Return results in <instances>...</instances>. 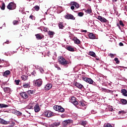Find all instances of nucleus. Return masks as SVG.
<instances>
[{
	"label": "nucleus",
	"mask_w": 127,
	"mask_h": 127,
	"mask_svg": "<svg viewBox=\"0 0 127 127\" xmlns=\"http://www.w3.org/2000/svg\"><path fill=\"white\" fill-rule=\"evenodd\" d=\"M114 92L113 91L110 90H107V93H111V94H113Z\"/></svg>",
	"instance_id": "nucleus-53"
},
{
	"label": "nucleus",
	"mask_w": 127,
	"mask_h": 127,
	"mask_svg": "<svg viewBox=\"0 0 127 127\" xmlns=\"http://www.w3.org/2000/svg\"><path fill=\"white\" fill-rule=\"evenodd\" d=\"M83 10H85V12L86 13H88L90 14V13H92V9L88 8L87 9H84Z\"/></svg>",
	"instance_id": "nucleus-22"
},
{
	"label": "nucleus",
	"mask_w": 127,
	"mask_h": 127,
	"mask_svg": "<svg viewBox=\"0 0 127 127\" xmlns=\"http://www.w3.org/2000/svg\"><path fill=\"white\" fill-rule=\"evenodd\" d=\"M16 113H17V114L18 115V116H21V113H20V112L17 111Z\"/></svg>",
	"instance_id": "nucleus-52"
},
{
	"label": "nucleus",
	"mask_w": 127,
	"mask_h": 127,
	"mask_svg": "<svg viewBox=\"0 0 127 127\" xmlns=\"http://www.w3.org/2000/svg\"><path fill=\"white\" fill-rule=\"evenodd\" d=\"M0 124H1V125H9V122L0 118Z\"/></svg>",
	"instance_id": "nucleus-14"
},
{
	"label": "nucleus",
	"mask_w": 127,
	"mask_h": 127,
	"mask_svg": "<svg viewBox=\"0 0 127 127\" xmlns=\"http://www.w3.org/2000/svg\"><path fill=\"white\" fill-rule=\"evenodd\" d=\"M96 60H97V61H100V59H99V58H96Z\"/></svg>",
	"instance_id": "nucleus-61"
},
{
	"label": "nucleus",
	"mask_w": 127,
	"mask_h": 127,
	"mask_svg": "<svg viewBox=\"0 0 127 127\" xmlns=\"http://www.w3.org/2000/svg\"><path fill=\"white\" fill-rule=\"evenodd\" d=\"M70 5H71L70 9L72 10H74L75 8H79L80 7V5L78 2L75 1H71L69 3Z\"/></svg>",
	"instance_id": "nucleus-2"
},
{
	"label": "nucleus",
	"mask_w": 127,
	"mask_h": 127,
	"mask_svg": "<svg viewBox=\"0 0 127 127\" xmlns=\"http://www.w3.org/2000/svg\"><path fill=\"white\" fill-rule=\"evenodd\" d=\"M114 61L116 62V64H120V61H119V59L118 58H116L114 59Z\"/></svg>",
	"instance_id": "nucleus-41"
},
{
	"label": "nucleus",
	"mask_w": 127,
	"mask_h": 127,
	"mask_svg": "<svg viewBox=\"0 0 127 127\" xmlns=\"http://www.w3.org/2000/svg\"><path fill=\"white\" fill-rule=\"evenodd\" d=\"M20 95L24 100H27V99H28V95L26 92H22Z\"/></svg>",
	"instance_id": "nucleus-12"
},
{
	"label": "nucleus",
	"mask_w": 127,
	"mask_h": 127,
	"mask_svg": "<svg viewBox=\"0 0 127 127\" xmlns=\"http://www.w3.org/2000/svg\"><path fill=\"white\" fill-rule=\"evenodd\" d=\"M45 115L47 118H51V117H53L54 116V113L52 112H46L45 113Z\"/></svg>",
	"instance_id": "nucleus-10"
},
{
	"label": "nucleus",
	"mask_w": 127,
	"mask_h": 127,
	"mask_svg": "<svg viewBox=\"0 0 127 127\" xmlns=\"http://www.w3.org/2000/svg\"><path fill=\"white\" fill-rule=\"evenodd\" d=\"M77 106L78 108H80V107H85V104L84 103H83V102L79 101V102H78V105H77Z\"/></svg>",
	"instance_id": "nucleus-24"
},
{
	"label": "nucleus",
	"mask_w": 127,
	"mask_h": 127,
	"mask_svg": "<svg viewBox=\"0 0 127 127\" xmlns=\"http://www.w3.org/2000/svg\"><path fill=\"white\" fill-rule=\"evenodd\" d=\"M34 110L35 113H38V112L40 111V108H39V105H38V104H36L35 106Z\"/></svg>",
	"instance_id": "nucleus-17"
},
{
	"label": "nucleus",
	"mask_w": 127,
	"mask_h": 127,
	"mask_svg": "<svg viewBox=\"0 0 127 127\" xmlns=\"http://www.w3.org/2000/svg\"><path fill=\"white\" fill-rule=\"evenodd\" d=\"M119 23H120V25H121V26H123V27H124V26H125V24H124L123 21L120 20L119 22Z\"/></svg>",
	"instance_id": "nucleus-45"
},
{
	"label": "nucleus",
	"mask_w": 127,
	"mask_h": 127,
	"mask_svg": "<svg viewBox=\"0 0 127 127\" xmlns=\"http://www.w3.org/2000/svg\"><path fill=\"white\" fill-rule=\"evenodd\" d=\"M70 102L74 106H78V105L79 104V102L77 101V99L74 96H72L71 97Z\"/></svg>",
	"instance_id": "nucleus-6"
},
{
	"label": "nucleus",
	"mask_w": 127,
	"mask_h": 127,
	"mask_svg": "<svg viewBox=\"0 0 127 127\" xmlns=\"http://www.w3.org/2000/svg\"><path fill=\"white\" fill-rule=\"evenodd\" d=\"M34 8L35 10H36V11H38V10H39V9H40V7L38 5L35 6L34 7Z\"/></svg>",
	"instance_id": "nucleus-38"
},
{
	"label": "nucleus",
	"mask_w": 127,
	"mask_h": 127,
	"mask_svg": "<svg viewBox=\"0 0 127 127\" xmlns=\"http://www.w3.org/2000/svg\"><path fill=\"white\" fill-rule=\"evenodd\" d=\"M51 88H52V84L49 83L46 85V86L45 87V89L46 90V91H49V90H50Z\"/></svg>",
	"instance_id": "nucleus-15"
},
{
	"label": "nucleus",
	"mask_w": 127,
	"mask_h": 127,
	"mask_svg": "<svg viewBox=\"0 0 127 127\" xmlns=\"http://www.w3.org/2000/svg\"><path fill=\"white\" fill-rule=\"evenodd\" d=\"M117 26L119 27V28L121 29V26H120V24L117 23Z\"/></svg>",
	"instance_id": "nucleus-58"
},
{
	"label": "nucleus",
	"mask_w": 127,
	"mask_h": 127,
	"mask_svg": "<svg viewBox=\"0 0 127 127\" xmlns=\"http://www.w3.org/2000/svg\"><path fill=\"white\" fill-rule=\"evenodd\" d=\"M18 23H19V22L17 20H14L13 21V24L14 25H17V24H18Z\"/></svg>",
	"instance_id": "nucleus-40"
},
{
	"label": "nucleus",
	"mask_w": 127,
	"mask_h": 127,
	"mask_svg": "<svg viewBox=\"0 0 127 127\" xmlns=\"http://www.w3.org/2000/svg\"><path fill=\"white\" fill-rule=\"evenodd\" d=\"M121 93L122 94H123V96H124L125 97H127V91L126 90V89H122Z\"/></svg>",
	"instance_id": "nucleus-20"
},
{
	"label": "nucleus",
	"mask_w": 127,
	"mask_h": 127,
	"mask_svg": "<svg viewBox=\"0 0 127 127\" xmlns=\"http://www.w3.org/2000/svg\"><path fill=\"white\" fill-rule=\"evenodd\" d=\"M3 91L5 93H9L10 92V89L9 87H4Z\"/></svg>",
	"instance_id": "nucleus-25"
},
{
	"label": "nucleus",
	"mask_w": 127,
	"mask_h": 127,
	"mask_svg": "<svg viewBox=\"0 0 127 127\" xmlns=\"http://www.w3.org/2000/svg\"><path fill=\"white\" fill-rule=\"evenodd\" d=\"M8 107V105L4 104H0V108L2 109L3 108H7Z\"/></svg>",
	"instance_id": "nucleus-28"
},
{
	"label": "nucleus",
	"mask_w": 127,
	"mask_h": 127,
	"mask_svg": "<svg viewBox=\"0 0 127 127\" xmlns=\"http://www.w3.org/2000/svg\"><path fill=\"white\" fill-rule=\"evenodd\" d=\"M126 9H127V8H126Z\"/></svg>",
	"instance_id": "nucleus-64"
},
{
	"label": "nucleus",
	"mask_w": 127,
	"mask_h": 127,
	"mask_svg": "<svg viewBox=\"0 0 127 127\" xmlns=\"http://www.w3.org/2000/svg\"><path fill=\"white\" fill-rule=\"evenodd\" d=\"M53 127H59L60 122H55L52 124Z\"/></svg>",
	"instance_id": "nucleus-34"
},
{
	"label": "nucleus",
	"mask_w": 127,
	"mask_h": 127,
	"mask_svg": "<svg viewBox=\"0 0 127 127\" xmlns=\"http://www.w3.org/2000/svg\"><path fill=\"white\" fill-rule=\"evenodd\" d=\"M35 36L38 40H41L44 37V36H41V34H37L35 35Z\"/></svg>",
	"instance_id": "nucleus-16"
},
{
	"label": "nucleus",
	"mask_w": 127,
	"mask_h": 127,
	"mask_svg": "<svg viewBox=\"0 0 127 127\" xmlns=\"http://www.w3.org/2000/svg\"><path fill=\"white\" fill-rule=\"evenodd\" d=\"M73 123V120H66L62 122V125L63 127H67L68 125L72 124Z\"/></svg>",
	"instance_id": "nucleus-7"
},
{
	"label": "nucleus",
	"mask_w": 127,
	"mask_h": 127,
	"mask_svg": "<svg viewBox=\"0 0 127 127\" xmlns=\"http://www.w3.org/2000/svg\"><path fill=\"white\" fill-rule=\"evenodd\" d=\"M78 16L82 17L84 16V13L83 12H80L78 13Z\"/></svg>",
	"instance_id": "nucleus-43"
},
{
	"label": "nucleus",
	"mask_w": 127,
	"mask_h": 127,
	"mask_svg": "<svg viewBox=\"0 0 127 127\" xmlns=\"http://www.w3.org/2000/svg\"><path fill=\"white\" fill-rule=\"evenodd\" d=\"M118 114H120L121 115H124V114H125V111H119Z\"/></svg>",
	"instance_id": "nucleus-48"
},
{
	"label": "nucleus",
	"mask_w": 127,
	"mask_h": 127,
	"mask_svg": "<svg viewBox=\"0 0 127 127\" xmlns=\"http://www.w3.org/2000/svg\"><path fill=\"white\" fill-rule=\"evenodd\" d=\"M28 93H29L30 95H32V94H33V90H28Z\"/></svg>",
	"instance_id": "nucleus-46"
},
{
	"label": "nucleus",
	"mask_w": 127,
	"mask_h": 127,
	"mask_svg": "<svg viewBox=\"0 0 127 127\" xmlns=\"http://www.w3.org/2000/svg\"><path fill=\"white\" fill-rule=\"evenodd\" d=\"M9 125H12V127H14V125H15V123L13 121L9 122Z\"/></svg>",
	"instance_id": "nucleus-44"
},
{
	"label": "nucleus",
	"mask_w": 127,
	"mask_h": 127,
	"mask_svg": "<svg viewBox=\"0 0 127 127\" xmlns=\"http://www.w3.org/2000/svg\"><path fill=\"white\" fill-rule=\"evenodd\" d=\"M120 46H124V44L122 42L119 43Z\"/></svg>",
	"instance_id": "nucleus-55"
},
{
	"label": "nucleus",
	"mask_w": 127,
	"mask_h": 127,
	"mask_svg": "<svg viewBox=\"0 0 127 127\" xmlns=\"http://www.w3.org/2000/svg\"><path fill=\"white\" fill-rule=\"evenodd\" d=\"M88 36L90 39H96V36L93 33H90Z\"/></svg>",
	"instance_id": "nucleus-18"
},
{
	"label": "nucleus",
	"mask_w": 127,
	"mask_h": 127,
	"mask_svg": "<svg viewBox=\"0 0 127 127\" xmlns=\"http://www.w3.org/2000/svg\"><path fill=\"white\" fill-rule=\"evenodd\" d=\"M58 62L59 64L63 65V66H64L65 68L68 67V65L69 63V61L66 60L62 56L58 57Z\"/></svg>",
	"instance_id": "nucleus-1"
},
{
	"label": "nucleus",
	"mask_w": 127,
	"mask_h": 127,
	"mask_svg": "<svg viewBox=\"0 0 127 127\" xmlns=\"http://www.w3.org/2000/svg\"><path fill=\"white\" fill-rule=\"evenodd\" d=\"M33 15H31L29 16V18H30L31 19H33Z\"/></svg>",
	"instance_id": "nucleus-56"
},
{
	"label": "nucleus",
	"mask_w": 127,
	"mask_h": 127,
	"mask_svg": "<svg viewBox=\"0 0 127 127\" xmlns=\"http://www.w3.org/2000/svg\"><path fill=\"white\" fill-rule=\"evenodd\" d=\"M59 27L60 29H63L64 28V25H63V23L60 22L59 23Z\"/></svg>",
	"instance_id": "nucleus-31"
},
{
	"label": "nucleus",
	"mask_w": 127,
	"mask_h": 127,
	"mask_svg": "<svg viewBox=\"0 0 127 127\" xmlns=\"http://www.w3.org/2000/svg\"><path fill=\"white\" fill-rule=\"evenodd\" d=\"M7 8L9 10H13L16 8V4L13 2H10L7 6Z\"/></svg>",
	"instance_id": "nucleus-4"
},
{
	"label": "nucleus",
	"mask_w": 127,
	"mask_h": 127,
	"mask_svg": "<svg viewBox=\"0 0 127 127\" xmlns=\"http://www.w3.org/2000/svg\"><path fill=\"white\" fill-rule=\"evenodd\" d=\"M60 108V106L56 105L54 106L53 109L54 110H55V111H57L58 112H59Z\"/></svg>",
	"instance_id": "nucleus-32"
},
{
	"label": "nucleus",
	"mask_w": 127,
	"mask_h": 127,
	"mask_svg": "<svg viewBox=\"0 0 127 127\" xmlns=\"http://www.w3.org/2000/svg\"><path fill=\"white\" fill-rule=\"evenodd\" d=\"M31 75L33 76V77H37V73H36V71L35 70H34L32 73H31Z\"/></svg>",
	"instance_id": "nucleus-36"
},
{
	"label": "nucleus",
	"mask_w": 127,
	"mask_h": 127,
	"mask_svg": "<svg viewBox=\"0 0 127 127\" xmlns=\"http://www.w3.org/2000/svg\"><path fill=\"white\" fill-rule=\"evenodd\" d=\"M43 83V81H42V79L40 78L35 80L33 81L34 86H35V87H41V86H42Z\"/></svg>",
	"instance_id": "nucleus-3"
},
{
	"label": "nucleus",
	"mask_w": 127,
	"mask_h": 127,
	"mask_svg": "<svg viewBox=\"0 0 127 127\" xmlns=\"http://www.w3.org/2000/svg\"><path fill=\"white\" fill-rule=\"evenodd\" d=\"M97 19L98 20H100L101 22H104V23H106V22H109V20H107L105 17H102L101 16H98L97 17Z\"/></svg>",
	"instance_id": "nucleus-8"
},
{
	"label": "nucleus",
	"mask_w": 127,
	"mask_h": 127,
	"mask_svg": "<svg viewBox=\"0 0 127 127\" xmlns=\"http://www.w3.org/2000/svg\"><path fill=\"white\" fill-rule=\"evenodd\" d=\"M1 3H2V5H1V6L0 7V8L1 9H2V10H4V9H5V3H4L3 1H2Z\"/></svg>",
	"instance_id": "nucleus-29"
},
{
	"label": "nucleus",
	"mask_w": 127,
	"mask_h": 127,
	"mask_svg": "<svg viewBox=\"0 0 127 127\" xmlns=\"http://www.w3.org/2000/svg\"><path fill=\"white\" fill-rule=\"evenodd\" d=\"M44 31H45V32H47L48 31V28H44Z\"/></svg>",
	"instance_id": "nucleus-51"
},
{
	"label": "nucleus",
	"mask_w": 127,
	"mask_h": 127,
	"mask_svg": "<svg viewBox=\"0 0 127 127\" xmlns=\"http://www.w3.org/2000/svg\"><path fill=\"white\" fill-rule=\"evenodd\" d=\"M59 112L61 113H64V112H65V109H64L62 106H60L59 109Z\"/></svg>",
	"instance_id": "nucleus-33"
},
{
	"label": "nucleus",
	"mask_w": 127,
	"mask_h": 127,
	"mask_svg": "<svg viewBox=\"0 0 127 127\" xmlns=\"http://www.w3.org/2000/svg\"><path fill=\"white\" fill-rule=\"evenodd\" d=\"M104 127H113V126L110 124L108 123L104 124Z\"/></svg>",
	"instance_id": "nucleus-39"
},
{
	"label": "nucleus",
	"mask_w": 127,
	"mask_h": 127,
	"mask_svg": "<svg viewBox=\"0 0 127 127\" xmlns=\"http://www.w3.org/2000/svg\"><path fill=\"white\" fill-rule=\"evenodd\" d=\"M89 0V1H91V0Z\"/></svg>",
	"instance_id": "nucleus-63"
},
{
	"label": "nucleus",
	"mask_w": 127,
	"mask_h": 127,
	"mask_svg": "<svg viewBox=\"0 0 127 127\" xmlns=\"http://www.w3.org/2000/svg\"><path fill=\"white\" fill-rule=\"evenodd\" d=\"M121 103L123 104V105H127V101L126 99H122L121 100Z\"/></svg>",
	"instance_id": "nucleus-35"
},
{
	"label": "nucleus",
	"mask_w": 127,
	"mask_h": 127,
	"mask_svg": "<svg viewBox=\"0 0 127 127\" xmlns=\"http://www.w3.org/2000/svg\"><path fill=\"white\" fill-rule=\"evenodd\" d=\"M109 56H110L111 58H114V57H115V55H114V54H110Z\"/></svg>",
	"instance_id": "nucleus-50"
},
{
	"label": "nucleus",
	"mask_w": 127,
	"mask_h": 127,
	"mask_svg": "<svg viewBox=\"0 0 127 127\" xmlns=\"http://www.w3.org/2000/svg\"><path fill=\"white\" fill-rule=\"evenodd\" d=\"M82 79L83 81H84L85 82H86V83H88L89 84H92L93 83H94V81L90 78L85 77L84 76H83L82 77Z\"/></svg>",
	"instance_id": "nucleus-5"
},
{
	"label": "nucleus",
	"mask_w": 127,
	"mask_h": 127,
	"mask_svg": "<svg viewBox=\"0 0 127 127\" xmlns=\"http://www.w3.org/2000/svg\"><path fill=\"white\" fill-rule=\"evenodd\" d=\"M66 49H67V50H68V51H71V52H74V49L73 48H72V47L71 46H68Z\"/></svg>",
	"instance_id": "nucleus-27"
},
{
	"label": "nucleus",
	"mask_w": 127,
	"mask_h": 127,
	"mask_svg": "<svg viewBox=\"0 0 127 127\" xmlns=\"http://www.w3.org/2000/svg\"><path fill=\"white\" fill-rule=\"evenodd\" d=\"M10 71L9 70H6L5 72H3V76L4 77H7L8 75H10Z\"/></svg>",
	"instance_id": "nucleus-19"
},
{
	"label": "nucleus",
	"mask_w": 127,
	"mask_h": 127,
	"mask_svg": "<svg viewBox=\"0 0 127 127\" xmlns=\"http://www.w3.org/2000/svg\"><path fill=\"white\" fill-rule=\"evenodd\" d=\"M89 55L90 56H92V57H96V53H95L94 52L90 51L89 52Z\"/></svg>",
	"instance_id": "nucleus-30"
},
{
	"label": "nucleus",
	"mask_w": 127,
	"mask_h": 127,
	"mask_svg": "<svg viewBox=\"0 0 127 127\" xmlns=\"http://www.w3.org/2000/svg\"><path fill=\"white\" fill-rule=\"evenodd\" d=\"M113 2H117L118 1V0H113Z\"/></svg>",
	"instance_id": "nucleus-60"
},
{
	"label": "nucleus",
	"mask_w": 127,
	"mask_h": 127,
	"mask_svg": "<svg viewBox=\"0 0 127 127\" xmlns=\"http://www.w3.org/2000/svg\"><path fill=\"white\" fill-rule=\"evenodd\" d=\"M14 82H15L16 85H19V83H20V80H19V79L15 80Z\"/></svg>",
	"instance_id": "nucleus-42"
},
{
	"label": "nucleus",
	"mask_w": 127,
	"mask_h": 127,
	"mask_svg": "<svg viewBox=\"0 0 127 127\" xmlns=\"http://www.w3.org/2000/svg\"><path fill=\"white\" fill-rule=\"evenodd\" d=\"M27 78H28V76L26 75H23L21 77V78L23 81H26V80H27Z\"/></svg>",
	"instance_id": "nucleus-26"
},
{
	"label": "nucleus",
	"mask_w": 127,
	"mask_h": 127,
	"mask_svg": "<svg viewBox=\"0 0 127 127\" xmlns=\"http://www.w3.org/2000/svg\"><path fill=\"white\" fill-rule=\"evenodd\" d=\"M82 126H83V127H85L86 126V121H83L81 123Z\"/></svg>",
	"instance_id": "nucleus-49"
},
{
	"label": "nucleus",
	"mask_w": 127,
	"mask_h": 127,
	"mask_svg": "<svg viewBox=\"0 0 127 127\" xmlns=\"http://www.w3.org/2000/svg\"><path fill=\"white\" fill-rule=\"evenodd\" d=\"M74 86H75V87H77L78 89H83V88H84V86L82 84H81L77 81H76L74 83Z\"/></svg>",
	"instance_id": "nucleus-11"
},
{
	"label": "nucleus",
	"mask_w": 127,
	"mask_h": 127,
	"mask_svg": "<svg viewBox=\"0 0 127 127\" xmlns=\"http://www.w3.org/2000/svg\"><path fill=\"white\" fill-rule=\"evenodd\" d=\"M0 67L1 68L2 67V65H0Z\"/></svg>",
	"instance_id": "nucleus-62"
},
{
	"label": "nucleus",
	"mask_w": 127,
	"mask_h": 127,
	"mask_svg": "<svg viewBox=\"0 0 127 127\" xmlns=\"http://www.w3.org/2000/svg\"><path fill=\"white\" fill-rule=\"evenodd\" d=\"M4 43H5L6 44H9L10 42H9V41L7 40L6 42H5L4 43Z\"/></svg>",
	"instance_id": "nucleus-54"
},
{
	"label": "nucleus",
	"mask_w": 127,
	"mask_h": 127,
	"mask_svg": "<svg viewBox=\"0 0 127 127\" xmlns=\"http://www.w3.org/2000/svg\"><path fill=\"white\" fill-rule=\"evenodd\" d=\"M48 34L50 36V37H53V35L55 34V33L53 31H49L48 32Z\"/></svg>",
	"instance_id": "nucleus-23"
},
{
	"label": "nucleus",
	"mask_w": 127,
	"mask_h": 127,
	"mask_svg": "<svg viewBox=\"0 0 127 127\" xmlns=\"http://www.w3.org/2000/svg\"><path fill=\"white\" fill-rule=\"evenodd\" d=\"M23 87L24 88H30V82H28L27 83H24L23 85Z\"/></svg>",
	"instance_id": "nucleus-21"
},
{
	"label": "nucleus",
	"mask_w": 127,
	"mask_h": 127,
	"mask_svg": "<svg viewBox=\"0 0 127 127\" xmlns=\"http://www.w3.org/2000/svg\"><path fill=\"white\" fill-rule=\"evenodd\" d=\"M109 111H110V112H114V109H113V108H110V109H109Z\"/></svg>",
	"instance_id": "nucleus-57"
},
{
	"label": "nucleus",
	"mask_w": 127,
	"mask_h": 127,
	"mask_svg": "<svg viewBox=\"0 0 127 127\" xmlns=\"http://www.w3.org/2000/svg\"><path fill=\"white\" fill-rule=\"evenodd\" d=\"M27 109L29 110L33 109V106H32V103H29V105L27 106Z\"/></svg>",
	"instance_id": "nucleus-37"
},
{
	"label": "nucleus",
	"mask_w": 127,
	"mask_h": 127,
	"mask_svg": "<svg viewBox=\"0 0 127 127\" xmlns=\"http://www.w3.org/2000/svg\"><path fill=\"white\" fill-rule=\"evenodd\" d=\"M72 40L74 41L75 44H81V41L77 37H74Z\"/></svg>",
	"instance_id": "nucleus-13"
},
{
	"label": "nucleus",
	"mask_w": 127,
	"mask_h": 127,
	"mask_svg": "<svg viewBox=\"0 0 127 127\" xmlns=\"http://www.w3.org/2000/svg\"><path fill=\"white\" fill-rule=\"evenodd\" d=\"M55 67H56V68H57V69H58V70H61V68H60V67H59L58 66V65H57V64H55Z\"/></svg>",
	"instance_id": "nucleus-47"
},
{
	"label": "nucleus",
	"mask_w": 127,
	"mask_h": 127,
	"mask_svg": "<svg viewBox=\"0 0 127 127\" xmlns=\"http://www.w3.org/2000/svg\"><path fill=\"white\" fill-rule=\"evenodd\" d=\"M82 32H87V30H83L82 31Z\"/></svg>",
	"instance_id": "nucleus-59"
},
{
	"label": "nucleus",
	"mask_w": 127,
	"mask_h": 127,
	"mask_svg": "<svg viewBox=\"0 0 127 127\" xmlns=\"http://www.w3.org/2000/svg\"><path fill=\"white\" fill-rule=\"evenodd\" d=\"M64 18L66 19H71L72 20H75V18L74 16L71 14H67L64 16Z\"/></svg>",
	"instance_id": "nucleus-9"
}]
</instances>
